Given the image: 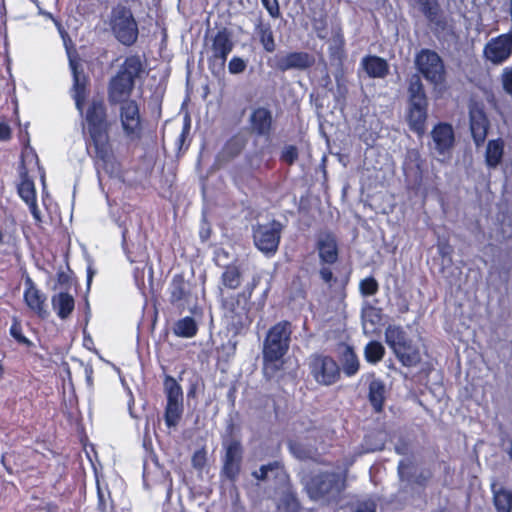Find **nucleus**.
<instances>
[{
  "instance_id": "nucleus-1",
  "label": "nucleus",
  "mask_w": 512,
  "mask_h": 512,
  "mask_svg": "<svg viewBox=\"0 0 512 512\" xmlns=\"http://www.w3.org/2000/svg\"><path fill=\"white\" fill-rule=\"evenodd\" d=\"M146 74V64L139 54L124 58L116 73L107 84V99L110 105H119V121L124 135L131 141L140 140L144 133V118L140 104L131 96L138 81Z\"/></svg>"
},
{
  "instance_id": "nucleus-2",
  "label": "nucleus",
  "mask_w": 512,
  "mask_h": 512,
  "mask_svg": "<svg viewBox=\"0 0 512 512\" xmlns=\"http://www.w3.org/2000/svg\"><path fill=\"white\" fill-rule=\"evenodd\" d=\"M81 116L86 149L95 164L107 166L114 159L110 132L113 121L102 96H93L77 109Z\"/></svg>"
},
{
  "instance_id": "nucleus-3",
  "label": "nucleus",
  "mask_w": 512,
  "mask_h": 512,
  "mask_svg": "<svg viewBox=\"0 0 512 512\" xmlns=\"http://www.w3.org/2000/svg\"><path fill=\"white\" fill-rule=\"evenodd\" d=\"M292 335V324L282 320L269 328L263 342V372L273 378L283 368V357L287 354Z\"/></svg>"
},
{
  "instance_id": "nucleus-4",
  "label": "nucleus",
  "mask_w": 512,
  "mask_h": 512,
  "mask_svg": "<svg viewBox=\"0 0 512 512\" xmlns=\"http://www.w3.org/2000/svg\"><path fill=\"white\" fill-rule=\"evenodd\" d=\"M407 92L406 121L409 129L421 137L426 131L429 102L424 85L418 74H413L409 78Z\"/></svg>"
},
{
  "instance_id": "nucleus-5",
  "label": "nucleus",
  "mask_w": 512,
  "mask_h": 512,
  "mask_svg": "<svg viewBox=\"0 0 512 512\" xmlns=\"http://www.w3.org/2000/svg\"><path fill=\"white\" fill-rule=\"evenodd\" d=\"M346 479L337 472L321 471L310 476L305 488L313 500L337 504L345 490Z\"/></svg>"
},
{
  "instance_id": "nucleus-6",
  "label": "nucleus",
  "mask_w": 512,
  "mask_h": 512,
  "mask_svg": "<svg viewBox=\"0 0 512 512\" xmlns=\"http://www.w3.org/2000/svg\"><path fill=\"white\" fill-rule=\"evenodd\" d=\"M384 336L386 344L403 366L410 368L421 363L422 357L419 347L401 325H388Z\"/></svg>"
},
{
  "instance_id": "nucleus-7",
  "label": "nucleus",
  "mask_w": 512,
  "mask_h": 512,
  "mask_svg": "<svg viewBox=\"0 0 512 512\" xmlns=\"http://www.w3.org/2000/svg\"><path fill=\"white\" fill-rule=\"evenodd\" d=\"M236 425L230 422L226 427V434L222 438L224 454L222 456L221 476L235 482L241 472L244 447L239 438L235 437Z\"/></svg>"
},
{
  "instance_id": "nucleus-8",
  "label": "nucleus",
  "mask_w": 512,
  "mask_h": 512,
  "mask_svg": "<svg viewBox=\"0 0 512 512\" xmlns=\"http://www.w3.org/2000/svg\"><path fill=\"white\" fill-rule=\"evenodd\" d=\"M109 26L115 39L122 45L131 47L137 42L139 37L138 23L129 7L121 4L113 7Z\"/></svg>"
},
{
  "instance_id": "nucleus-9",
  "label": "nucleus",
  "mask_w": 512,
  "mask_h": 512,
  "mask_svg": "<svg viewBox=\"0 0 512 512\" xmlns=\"http://www.w3.org/2000/svg\"><path fill=\"white\" fill-rule=\"evenodd\" d=\"M233 48L232 33L226 27L218 30L211 38V44L207 50V64L213 75L224 72L227 58Z\"/></svg>"
},
{
  "instance_id": "nucleus-10",
  "label": "nucleus",
  "mask_w": 512,
  "mask_h": 512,
  "mask_svg": "<svg viewBox=\"0 0 512 512\" xmlns=\"http://www.w3.org/2000/svg\"><path fill=\"white\" fill-rule=\"evenodd\" d=\"M221 307L228 326L234 334L241 333L244 328L251 324L248 299L243 292L222 298Z\"/></svg>"
},
{
  "instance_id": "nucleus-11",
  "label": "nucleus",
  "mask_w": 512,
  "mask_h": 512,
  "mask_svg": "<svg viewBox=\"0 0 512 512\" xmlns=\"http://www.w3.org/2000/svg\"><path fill=\"white\" fill-rule=\"evenodd\" d=\"M163 386L166 396L164 421L169 429L176 428L182 420L184 412L183 389L171 375H165Z\"/></svg>"
},
{
  "instance_id": "nucleus-12",
  "label": "nucleus",
  "mask_w": 512,
  "mask_h": 512,
  "mask_svg": "<svg viewBox=\"0 0 512 512\" xmlns=\"http://www.w3.org/2000/svg\"><path fill=\"white\" fill-rule=\"evenodd\" d=\"M309 371L313 379L322 386H331L341 378V368L329 355L314 353L309 358Z\"/></svg>"
},
{
  "instance_id": "nucleus-13",
  "label": "nucleus",
  "mask_w": 512,
  "mask_h": 512,
  "mask_svg": "<svg viewBox=\"0 0 512 512\" xmlns=\"http://www.w3.org/2000/svg\"><path fill=\"white\" fill-rule=\"evenodd\" d=\"M415 65L422 76L431 84L438 85L444 81L445 65L436 51L426 48L421 49L415 56Z\"/></svg>"
},
{
  "instance_id": "nucleus-14",
  "label": "nucleus",
  "mask_w": 512,
  "mask_h": 512,
  "mask_svg": "<svg viewBox=\"0 0 512 512\" xmlns=\"http://www.w3.org/2000/svg\"><path fill=\"white\" fill-rule=\"evenodd\" d=\"M315 56L306 51H290L286 54H276L267 61L269 67L277 72L289 70L305 71L315 65Z\"/></svg>"
},
{
  "instance_id": "nucleus-15",
  "label": "nucleus",
  "mask_w": 512,
  "mask_h": 512,
  "mask_svg": "<svg viewBox=\"0 0 512 512\" xmlns=\"http://www.w3.org/2000/svg\"><path fill=\"white\" fill-rule=\"evenodd\" d=\"M282 228V224L277 220L253 227L255 246L266 255H274L280 244Z\"/></svg>"
},
{
  "instance_id": "nucleus-16",
  "label": "nucleus",
  "mask_w": 512,
  "mask_h": 512,
  "mask_svg": "<svg viewBox=\"0 0 512 512\" xmlns=\"http://www.w3.org/2000/svg\"><path fill=\"white\" fill-rule=\"evenodd\" d=\"M69 66L73 76L71 97L74 101L75 108L81 109L82 104L88 101L90 80L88 75L80 68V64L76 58L69 56Z\"/></svg>"
},
{
  "instance_id": "nucleus-17",
  "label": "nucleus",
  "mask_w": 512,
  "mask_h": 512,
  "mask_svg": "<svg viewBox=\"0 0 512 512\" xmlns=\"http://www.w3.org/2000/svg\"><path fill=\"white\" fill-rule=\"evenodd\" d=\"M192 284L183 273L174 274L169 285V303L183 312L191 302Z\"/></svg>"
},
{
  "instance_id": "nucleus-18",
  "label": "nucleus",
  "mask_w": 512,
  "mask_h": 512,
  "mask_svg": "<svg viewBox=\"0 0 512 512\" xmlns=\"http://www.w3.org/2000/svg\"><path fill=\"white\" fill-rule=\"evenodd\" d=\"M24 284L23 300L26 306L39 318L46 319L49 315L46 305L47 296L37 288L31 277L27 276Z\"/></svg>"
},
{
  "instance_id": "nucleus-19",
  "label": "nucleus",
  "mask_w": 512,
  "mask_h": 512,
  "mask_svg": "<svg viewBox=\"0 0 512 512\" xmlns=\"http://www.w3.org/2000/svg\"><path fill=\"white\" fill-rule=\"evenodd\" d=\"M484 54L494 64L506 61L512 54V33L491 39L484 48Z\"/></svg>"
},
{
  "instance_id": "nucleus-20",
  "label": "nucleus",
  "mask_w": 512,
  "mask_h": 512,
  "mask_svg": "<svg viewBox=\"0 0 512 512\" xmlns=\"http://www.w3.org/2000/svg\"><path fill=\"white\" fill-rule=\"evenodd\" d=\"M418 10L436 32H443L448 27L447 18L438 0H415Z\"/></svg>"
},
{
  "instance_id": "nucleus-21",
  "label": "nucleus",
  "mask_w": 512,
  "mask_h": 512,
  "mask_svg": "<svg viewBox=\"0 0 512 512\" xmlns=\"http://www.w3.org/2000/svg\"><path fill=\"white\" fill-rule=\"evenodd\" d=\"M469 127L475 146L481 147L487 138L490 121L483 108L471 107L469 110Z\"/></svg>"
},
{
  "instance_id": "nucleus-22",
  "label": "nucleus",
  "mask_w": 512,
  "mask_h": 512,
  "mask_svg": "<svg viewBox=\"0 0 512 512\" xmlns=\"http://www.w3.org/2000/svg\"><path fill=\"white\" fill-rule=\"evenodd\" d=\"M434 149L439 155L450 154L455 144V133L452 125L447 122H439L431 131Z\"/></svg>"
},
{
  "instance_id": "nucleus-23",
  "label": "nucleus",
  "mask_w": 512,
  "mask_h": 512,
  "mask_svg": "<svg viewBox=\"0 0 512 512\" xmlns=\"http://www.w3.org/2000/svg\"><path fill=\"white\" fill-rule=\"evenodd\" d=\"M250 128L257 136L269 137L273 131L272 112L266 107H257L249 117Z\"/></svg>"
},
{
  "instance_id": "nucleus-24",
  "label": "nucleus",
  "mask_w": 512,
  "mask_h": 512,
  "mask_svg": "<svg viewBox=\"0 0 512 512\" xmlns=\"http://www.w3.org/2000/svg\"><path fill=\"white\" fill-rule=\"evenodd\" d=\"M318 256L322 264L333 265L338 261L339 249L335 236L327 233L316 242Z\"/></svg>"
},
{
  "instance_id": "nucleus-25",
  "label": "nucleus",
  "mask_w": 512,
  "mask_h": 512,
  "mask_svg": "<svg viewBox=\"0 0 512 512\" xmlns=\"http://www.w3.org/2000/svg\"><path fill=\"white\" fill-rule=\"evenodd\" d=\"M254 34L265 52L273 53L275 51L276 41L272 26L262 16L258 17L254 23Z\"/></svg>"
},
{
  "instance_id": "nucleus-26",
  "label": "nucleus",
  "mask_w": 512,
  "mask_h": 512,
  "mask_svg": "<svg viewBox=\"0 0 512 512\" xmlns=\"http://www.w3.org/2000/svg\"><path fill=\"white\" fill-rule=\"evenodd\" d=\"M360 65L370 78H385L389 74L387 60L377 55L364 56Z\"/></svg>"
},
{
  "instance_id": "nucleus-27",
  "label": "nucleus",
  "mask_w": 512,
  "mask_h": 512,
  "mask_svg": "<svg viewBox=\"0 0 512 512\" xmlns=\"http://www.w3.org/2000/svg\"><path fill=\"white\" fill-rule=\"evenodd\" d=\"M343 350L340 353L341 370L347 377L355 376L360 370V361L354 348L346 343L340 344Z\"/></svg>"
},
{
  "instance_id": "nucleus-28",
  "label": "nucleus",
  "mask_w": 512,
  "mask_h": 512,
  "mask_svg": "<svg viewBox=\"0 0 512 512\" xmlns=\"http://www.w3.org/2000/svg\"><path fill=\"white\" fill-rule=\"evenodd\" d=\"M368 400L375 413H381L386 400V386L383 380L373 378L368 385Z\"/></svg>"
},
{
  "instance_id": "nucleus-29",
  "label": "nucleus",
  "mask_w": 512,
  "mask_h": 512,
  "mask_svg": "<svg viewBox=\"0 0 512 512\" xmlns=\"http://www.w3.org/2000/svg\"><path fill=\"white\" fill-rule=\"evenodd\" d=\"M491 491L493 493V503L497 512H511L512 511V490L503 487L502 485L493 482L491 484Z\"/></svg>"
},
{
  "instance_id": "nucleus-30",
  "label": "nucleus",
  "mask_w": 512,
  "mask_h": 512,
  "mask_svg": "<svg viewBox=\"0 0 512 512\" xmlns=\"http://www.w3.org/2000/svg\"><path fill=\"white\" fill-rule=\"evenodd\" d=\"M53 309L60 319L68 318L75 308V300L68 292H59L52 296Z\"/></svg>"
},
{
  "instance_id": "nucleus-31",
  "label": "nucleus",
  "mask_w": 512,
  "mask_h": 512,
  "mask_svg": "<svg viewBox=\"0 0 512 512\" xmlns=\"http://www.w3.org/2000/svg\"><path fill=\"white\" fill-rule=\"evenodd\" d=\"M505 143L502 138L489 140L485 151V163L489 168H496L503 159Z\"/></svg>"
},
{
  "instance_id": "nucleus-32",
  "label": "nucleus",
  "mask_w": 512,
  "mask_h": 512,
  "mask_svg": "<svg viewBox=\"0 0 512 512\" xmlns=\"http://www.w3.org/2000/svg\"><path fill=\"white\" fill-rule=\"evenodd\" d=\"M245 147V140L237 135L229 138L224 144L221 152L220 159L229 162L238 157Z\"/></svg>"
},
{
  "instance_id": "nucleus-33",
  "label": "nucleus",
  "mask_w": 512,
  "mask_h": 512,
  "mask_svg": "<svg viewBox=\"0 0 512 512\" xmlns=\"http://www.w3.org/2000/svg\"><path fill=\"white\" fill-rule=\"evenodd\" d=\"M17 192L24 202L37 199L34 182L29 177L25 167H23V170L20 172V183L17 186Z\"/></svg>"
},
{
  "instance_id": "nucleus-34",
  "label": "nucleus",
  "mask_w": 512,
  "mask_h": 512,
  "mask_svg": "<svg viewBox=\"0 0 512 512\" xmlns=\"http://www.w3.org/2000/svg\"><path fill=\"white\" fill-rule=\"evenodd\" d=\"M173 332L181 338H192L198 333V324L193 317L185 316L175 323Z\"/></svg>"
},
{
  "instance_id": "nucleus-35",
  "label": "nucleus",
  "mask_w": 512,
  "mask_h": 512,
  "mask_svg": "<svg viewBox=\"0 0 512 512\" xmlns=\"http://www.w3.org/2000/svg\"><path fill=\"white\" fill-rule=\"evenodd\" d=\"M329 57L331 61L337 62L338 65H342L346 58L345 38L341 30L333 34V44L329 47Z\"/></svg>"
},
{
  "instance_id": "nucleus-36",
  "label": "nucleus",
  "mask_w": 512,
  "mask_h": 512,
  "mask_svg": "<svg viewBox=\"0 0 512 512\" xmlns=\"http://www.w3.org/2000/svg\"><path fill=\"white\" fill-rule=\"evenodd\" d=\"M242 273L235 264L226 265L221 275V284L231 290H235L241 285Z\"/></svg>"
},
{
  "instance_id": "nucleus-37",
  "label": "nucleus",
  "mask_w": 512,
  "mask_h": 512,
  "mask_svg": "<svg viewBox=\"0 0 512 512\" xmlns=\"http://www.w3.org/2000/svg\"><path fill=\"white\" fill-rule=\"evenodd\" d=\"M385 347L376 340L369 341L364 347V358L370 364H377L385 356Z\"/></svg>"
},
{
  "instance_id": "nucleus-38",
  "label": "nucleus",
  "mask_w": 512,
  "mask_h": 512,
  "mask_svg": "<svg viewBox=\"0 0 512 512\" xmlns=\"http://www.w3.org/2000/svg\"><path fill=\"white\" fill-rule=\"evenodd\" d=\"M307 291L301 276L296 275L292 278L288 288V298L290 301L305 300Z\"/></svg>"
},
{
  "instance_id": "nucleus-39",
  "label": "nucleus",
  "mask_w": 512,
  "mask_h": 512,
  "mask_svg": "<svg viewBox=\"0 0 512 512\" xmlns=\"http://www.w3.org/2000/svg\"><path fill=\"white\" fill-rule=\"evenodd\" d=\"M283 464L278 461V460H275V461H272V462H269L268 464H265V465H262L260 468H259V471H254L253 472V476L257 479V480H260V481H265L269 478V473H273L274 474V477H278L279 473L283 471Z\"/></svg>"
},
{
  "instance_id": "nucleus-40",
  "label": "nucleus",
  "mask_w": 512,
  "mask_h": 512,
  "mask_svg": "<svg viewBox=\"0 0 512 512\" xmlns=\"http://www.w3.org/2000/svg\"><path fill=\"white\" fill-rule=\"evenodd\" d=\"M44 454L38 452L36 449L26 448L22 453L19 454V458H25L27 461L21 463L22 471H32L36 468L35 462H38Z\"/></svg>"
},
{
  "instance_id": "nucleus-41",
  "label": "nucleus",
  "mask_w": 512,
  "mask_h": 512,
  "mask_svg": "<svg viewBox=\"0 0 512 512\" xmlns=\"http://www.w3.org/2000/svg\"><path fill=\"white\" fill-rule=\"evenodd\" d=\"M279 508L283 512H300L301 505L294 493L286 492L280 500Z\"/></svg>"
},
{
  "instance_id": "nucleus-42",
  "label": "nucleus",
  "mask_w": 512,
  "mask_h": 512,
  "mask_svg": "<svg viewBox=\"0 0 512 512\" xmlns=\"http://www.w3.org/2000/svg\"><path fill=\"white\" fill-rule=\"evenodd\" d=\"M9 332L19 344L28 348L33 346V342L23 334L21 322L16 317L12 320Z\"/></svg>"
},
{
  "instance_id": "nucleus-43",
  "label": "nucleus",
  "mask_w": 512,
  "mask_h": 512,
  "mask_svg": "<svg viewBox=\"0 0 512 512\" xmlns=\"http://www.w3.org/2000/svg\"><path fill=\"white\" fill-rule=\"evenodd\" d=\"M97 497H98V504L97 509L99 512H107L108 510V502L110 503L111 509H113V500L111 498V493L109 489L106 487L104 490L99 482H97Z\"/></svg>"
},
{
  "instance_id": "nucleus-44",
  "label": "nucleus",
  "mask_w": 512,
  "mask_h": 512,
  "mask_svg": "<svg viewBox=\"0 0 512 512\" xmlns=\"http://www.w3.org/2000/svg\"><path fill=\"white\" fill-rule=\"evenodd\" d=\"M359 289L363 296H373L378 292L379 284L374 277L369 276L360 281Z\"/></svg>"
},
{
  "instance_id": "nucleus-45",
  "label": "nucleus",
  "mask_w": 512,
  "mask_h": 512,
  "mask_svg": "<svg viewBox=\"0 0 512 512\" xmlns=\"http://www.w3.org/2000/svg\"><path fill=\"white\" fill-rule=\"evenodd\" d=\"M298 157V148L295 145H286L280 154V161L291 166L298 160Z\"/></svg>"
},
{
  "instance_id": "nucleus-46",
  "label": "nucleus",
  "mask_w": 512,
  "mask_h": 512,
  "mask_svg": "<svg viewBox=\"0 0 512 512\" xmlns=\"http://www.w3.org/2000/svg\"><path fill=\"white\" fill-rule=\"evenodd\" d=\"M502 89L512 98V66L505 67L500 75Z\"/></svg>"
},
{
  "instance_id": "nucleus-47",
  "label": "nucleus",
  "mask_w": 512,
  "mask_h": 512,
  "mask_svg": "<svg viewBox=\"0 0 512 512\" xmlns=\"http://www.w3.org/2000/svg\"><path fill=\"white\" fill-rule=\"evenodd\" d=\"M191 462H192V466L195 469H197L199 471L203 470V468L205 467L206 462H207V454H206L205 449L202 448V449L196 450L192 455Z\"/></svg>"
},
{
  "instance_id": "nucleus-48",
  "label": "nucleus",
  "mask_w": 512,
  "mask_h": 512,
  "mask_svg": "<svg viewBox=\"0 0 512 512\" xmlns=\"http://www.w3.org/2000/svg\"><path fill=\"white\" fill-rule=\"evenodd\" d=\"M247 64L244 59L234 56L228 63V70L231 74H240L245 71Z\"/></svg>"
},
{
  "instance_id": "nucleus-49",
  "label": "nucleus",
  "mask_w": 512,
  "mask_h": 512,
  "mask_svg": "<svg viewBox=\"0 0 512 512\" xmlns=\"http://www.w3.org/2000/svg\"><path fill=\"white\" fill-rule=\"evenodd\" d=\"M261 3L272 18L276 19L281 16L278 0H261Z\"/></svg>"
},
{
  "instance_id": "nucleus-50",
  "label": "nucleus",
  "mask_w": 512,
  "mask_h": 512,
  "mask_svg": "<svg viewBox=\"0 0 512 512\" xmlns=\"http://www.w3.org/2000/svg\"><path fill=\"white\" fill-rule=\"evenodd\" d=\"M377 505L375 501L368 499L357 503L353 512H376Z\"/></svg>"
},
{
  "instance_id": "nucleus-51",
  "label": "nucleus",
  "mask_w": 512,
  "mask_h": 512,
  "mask_svg": "<svg viewBox=\"0 0 512 512\" xmlns=\"http://www.w3.org/2000/svg\"><path fill=\"white\" fill-rule=\"evenodd\" d=\"M432 476L433 473L430 469H423L416 476L414 483L417 484L418 486L425 487L427 483L431 480Z\"/></svg>"
},
{
  "instance_id": "nucleus-52",
  "label": "nucleus",
  "mask_w": 512,
  "mask_h": 512,
  "mask_svg": "<svg viewBox=\"0 0 512 512\" xmlns=\"http://www.w3.org/2000/svg\"><path fill=\"white\" fill-rule=\"evenodd\" d=\"M25 203L29 207V210H30V212H31V214L33 216L35 225L41 226L42 218H41L40 210L38 209L37 199L31 200V201H28V202H25Z\"/></svg>"
},
{
  "instance_id": "nucleus-53",
  "label": "nucleus",
  "mask_w": 512,
  "mask_h": 512,
  "mask_svg": "<svg viewBox=\"0 0 512 512\" xmlns=\"http://www.w3.org/2000/svg\"><path fill=\"white\" fill-rule=\"evenodd\" d=\"M25 203L29 207V210H30V212H31V214L33 216L35 225L41 226L42 218H41L40 210L38 209L37 199L31 200V201H28V202H25Z\"/></svg>"
},
{
  "instance_id": "nucleus-54",
  "label": "nucleus",
  "mask_w": 512,
  "mask_h": 512,
  "mask_svg": "<svg viewBox=\"0 0 512 512\" xmlns=\"http://www.w3.org/2000/svg\"><path fill=\"white\" fill-rule=\"evenodd\" d=\"M12 136L13 132L11 127L5 122H0V141H10Z\"/></svg>"
},
{
  "instance_id": "nucleus-55",
  "label": "nucleus",
  "mask_w": 512,
  "mask_h": 512,
  "mask_svg": "<svg viewBox=\"0 0 512 512\" xmlns=\"http://www.w3.org/2000/svg\"><path fill=\"white\" fill-rule=\"evenodd\" d=\"M319 274H320V277L321 279L325 282V283H331L332 281H335V278H334V275H333V272L330 268L328 267H322L319 271Z\"/></svg>"
},
{
  "instance_id": "nucleus-56",
  "label": "nucleus",
  "mask_w": 512,
  "mask_h": 512,
  "mask_svg": "<svg viewBox=\"0 0 512 512\" xmlns=\"http://www.w3.org/2000/svg\"><path fill=\"white\" fill-rule=\"evenodd\" d=\"M57 281L62 286H69V284H70V277L65 272H59L57 274Z\"/></svg>"
},
{
  "instance_id": "nucleus-57",
  "label": "nucleus",
  "mask_w": 512,
  "mask_h": 512,
  "mask_svg": "<svg viewBox=\"0 0 512 512\" xmlns=\"http://www.w3.org/2000/svg\"><path fill=\"white\" fill-rule=\"evenodd\" d=\"M46 512H58L59 507L56 503L49 502L44 507Z\"/></svg>"
},
{
  "instance_id": "nucleus-58",
  "label": "nucleus",
  "mask_w": 512,
  "mask_h": 512,
  "mask_svg": "<svg viewBox=\"0 0 512 512\" xmlns=\"http://www.w3.org/2000/svg\"><path fill=\"white\" fill-rule=\"evenodd\" d=\"M408 468V464H406L403 460H401L398 464V474L401 478L404 476V470Z\"/></svg>"
},
{
  "instance_id": "nucleus-59",
  "label": "nucleus",
  "mask_w": 512,
  "mask_h": 512,
  "mask_svg": "<svg viewBox=\"0 0 512 512\" xmlns=\"http://www.w3.org/2000/svg\"><path fill=\"white\" fill-rule=\"evenodd\" d=\"M9 244V241L6 240V232L0 228V247Z\"/></svg>"
},
{
  "instance_id": "nucleus-60",
  "label": "nucleus",
  "mask_w": 512,
  "mask_h": 512,
  "mask_svg": "<svg viewBox=\"0 0 512 512\" xmlns=\"http://www.w3.org/2000/svg\"><path fill=\"white\" fill-rule=\"evenodd\" d=\"M404 303H405V304H404L402 307H400V309H399L401 313H406V312H408V310H409V304H408V302H407V301H404Z\"/></svg>"
},
{
  "instance_id": "nucleus-61",
  "label": "nucleus",
  "mask_w": 512,
  "mask_h": 512,
  "mask_svg": "<svg viewBox=\"0 0 512 512\" xmlns=\"http://www.w3.org/2000/svg\"><path fill=\"white\" fill-rule=\"evenodd\" d=\"M194 395H195V387H192V388H190V389L188 390V392H187V396H188V397H192V396H194Z\"/></svg>"
},
{
  "instance_id": "nucleus-62",
  "label": "nucleus",
  "mask_w": 512,
  "mask_h": 512,
  "mask_svg": "<svg viewBox=\"0 0 512 512\" xmlns=\"http://www.w3.org/2000/svg\"><path fill=\"white\" fill-rule=\"evenodd\" d=\"M4 373H5V369H4L2 362L0 361V379L3 378Z\"/></svg>"
},
{
  "instance_id": "nucleus-63",
  "label": "nucleus",
  "mask_w": 512,
  "mask_h": 512,
  "mask_svg": "<svg viewBox=\"0 0 512 512\" xmlns=\"http://www.w3.org/2000/svg\"><path fill=\"white\" fill-rule=\"evenodd\" d=\"M507 453H508L510 460L512 461V440L510 442V447H509Z\"/></svg>"
},
{
  "instance_id": "nucleus-64",
  "label": "nucleus",
  "mask_w": 512,
  "mask_h": 512,
  "mask_svg": "<svg viewBox=\"0 0 512 512\" xmlns=\"http://www.w3.org/2000/svg\"><path fill=\"white\" fill-rule=\"evenodd\" d=\"M188 129H189V126H187V128L182 131V133L180 135L181 139L185 138V135H186V132H187Z\"/></svg>"
}]
</instances>
